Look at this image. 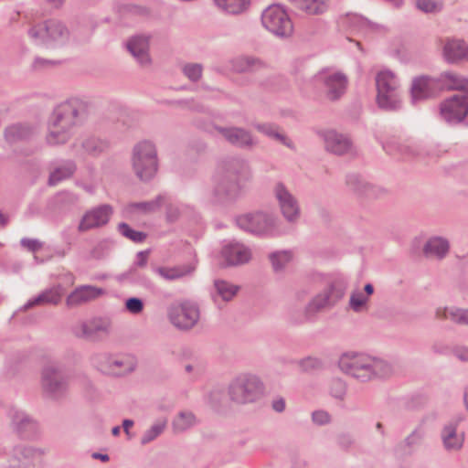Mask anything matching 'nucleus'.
<instances>
[{"label": "nucleus", "instance_id": "obj_9", "mask_svg": "<svg viewBox=\"0 0 468 468\" xmlns=\"http://www.w3.org/2000/svg\"><path fill=\"white\" fill-rule=\"evenodd\" d=\"M68 28L58 20L48 19L28 30V35L34 39H40L46 45L63 44L69 38Z\"/></svg>", "mask_w": 468, "mask_h": 468}, {"label": "nucleus", "instance_id": "obj_47", "mask_svg": "<svg viewBox=\"0 0 468 468\" xmlns=\"http://www.w3.org/2000/svg\"><path fill=\"white\" fill-rule=\"evenodd\" d=\"M16 424V431L23 439H30L35 435L37 424L27 416L22 417Z\"/></svg>", "mask_w": 468, "mask_h": 468}, {"label": "nucleus", "instance_id": "obj_10", "mask_svg": "<svg viewBox=\"0 0 468 468\" xmlns=\"http://www.w3.org/2000/svg\"><path fill=\"white\" fill-rule=\"evenodd\" d=\"M263 27L273 35L281 37H290L293 26L288 14L280 5L267 7L261 15Z\"/></svg>", "mask_w": 468, "mask_h": 468}, {"label": "nucleus", "instance_id": "obj_14", "mask_svg": "<svg viewBox=\"0 0 468 468\" xmlns=\"http://www.w3.org/2000/svg\"><path fill=\"white\" fill-rule=\"evenodd\" d=\"M440 85L438 78L425 75L414 78L410 87L412 103L435 97L441 91Z\"/></svg>", "mask_w": 468, "mask_h": 468}, {"label": "nucleus", "instance_id": "obj_56", "mask_svg": "<svg viewBox=\"0 0 468 468\" xmlns=\"http://www.w3.org/2000/svg\"><path fill=\"white\" fill-rule=\"evenodd\" d=\"M125 309L132 314H139L143 312L144 303L141 298L130 297L125 301Z\"/></svg>", "mask_w": 468, "mask_h": 468}, {"label": "nucleus", "instance_id": "obj_32", "mask_svg": "<svg viewBox=\"0 0 468 468\" xmlns=\"http://www.w3.org/2000/svg\"><path fill=\"white\" fill-rule=\"evenodd\" d=\"M77 170L75 162L67 160L60 166L56 167L48 176V185L56 186L59 182L70 178Z\"/></svg>", "mask_w": 468, "mask_h": 468}, {"label": "nucleus", "instance_id": "obj_20", "mask_svg": "<svg viewBox=\"0 0 468 468\" xmlns=\"http://www.w3.org/2000/svg\"><path fill=\"white\" fill-rule=\"evenodd\" d=\"M346 184L347 187L359 197L377 198L382 192L380 188L366 181L357 174L347 175Z\"/></svg>", "mask_w": 468, "mask_h": 468}, {"label": "nucleus", "instance_id": "obj_51", "mask_svg": "<svg viewBox=\"0 0 468 468\" xmlns=\"http://www.w3.org/2000/svg\"><path fill=\"white\" fill-rule=\"evenodd\" d=\"M166 426V420L160 421L158 423L154 424L150 429H148L141 438V443L145 445L154 439H156L165 430Z\"/></svg>", "mask_w": 468, "mask_h": 468}, {"label": "nucleus", "instance_id": "obj_5", "mask_svg": "<svg viewBox=\"0 0 468 468\" xmlns=\"http://www.w3.org/2000/svg\"><path fill=\"white\" fill-rule=\"evenodd\" d=\"M228 394L238 405L256 403L264 397L265 385L256 375L240 374L229 383Z\"/></svg>", "mask_w": 468, "mask_h": 468}, {"label": "nucleus", "instance_id": "obj_29", "mask_svg": "<svg viewBox=\"0 0 468 468\" xmlns=\"http://www.w3.org/2000/svg\"><path fill=\"white\" fill-rule=\"evenodd\" d=\"M377 94L399 91V81L390 70L379 71L376 76Z\"/></svg>", "mask_w": 468, "mask_h": 468}, {"label": "nucleus", "instance_id": "obj_17", "mask_svg": "<svg viewBox=\"0 0 468 468\" xmlns=\"http://www.w3.org/2000/svg\"><path fill=\"white\" fill-rule=\"evenodd\" d=\"M316 78L326 88V96L330 101H337L345 94L348 80L344 73L335 72L327 74L325 70H321L316 75Z\"/></svg>", "mask_w": 468, "mask_h": 468}, {"label": "nucleus", "instance_id": "obj_15", "mask_svg": "<svg viewBox=\"0 0 468 468\" xmlns=\"http://www.w3.org/2000/svg\"><path fill=\"white\" fill-rule=\"evenodd\" d=\"M112 214L113 208L109 204H102L93 207L83 215L78 226V229L80 232H85L92 229L105 226Z\"/></svg>", "mask_w": 468, "mask_h": 468}, {"label": "nucleus", "instance_id": "obj_3", "mask_svg": "<svg viewBox=\"0 0 468 468\" xmlns=\"http://www.w3.org/2000/svg\"><path fill=\"white\" fill-rule=\"evenodd\" d=\"M346 287L347 283L343 278L327 280L323 291L309 301L303 312L296 311L291 314L290 323L299 325L313 321L318 313L334 307L344 297Z\"/></svg>", "mask_w": 468, "mask_h": 468}, {"label": "nucleus", "instance_id": "obj_35", "mask_svg": "<svg viewBox=\"0 0 468 468\" xmlns=\"http://www.w3.org/2000/svg\"><path fill=\"white\" fill-rule=\"evenodd\" d=\"M436 317L438 319H451L458 324L468 325V309H438L436 311Z\"/></svg>", "mask_w": 468, "mask_h": 468}, {"label": "nucleus", "instance_id": "obj_52", "mask_svg": "<svg viewBox=\"0 0 468 468\" xmlns=\"http://www.w3.org/2000/svg\"><path fill=\"white\" fill-rule=\"evenodd\" d=\"M297 365L303 372H313L323 368L321 359L314 356H306L297 361Z\"/></svg>", "mask_w": 468, "mask_h": 468}, {"label": "nucleus", "instance_id": "obj_22", "mask_svg": "<svg viewBox=\"0 0 468 468\" xmlns=\"http://www.w3.org/2000/svg\"><path fill=\"white\" fill-rule=\"evenodd\" d=\"M126 47L140 65L147 66L151 63L148 37L133 36L128 40Z\"/></svg>", "mask_w": 468, "mask_h": 468}, {"label": "nucleus", "instance_id": "obj_54", "mask_svg": "<svg viewBox=\"0 0 468 468\" xmlns=\"http://www.w3.org/2000/svg\"><path fill=\"white\" fill-rule=\"evenodd\" d=\"M202 65L198 63H188L184 66V74L193 82L198 81L202 77Z\"/></svg>", "mask_w": 468, "mask_h": 468}, {"label": "nucleus", "instance_id": "obj_37", "mask_svg": "<svg viewBox=\"0 0 468 468\" xmlns=\"http://www.w3.org/2000/svg\"><path fill=\"white\" fill-rule=\"evenodd\" d=\"M297 8L310 15L323 14L326 10V5L323 0H289Z\"/></svg>", "mask_w": 468, "mask_h": 468}, {"label": "nucleus", "instance_id": "obj_46", "mask_svg": "<svg viewBox=\"0 0 468 468\" xmlns=\"http://www.w3.org/2000/svg\"><path fill=\"white\" fill-rule=\"evenodd\" d=\"M78 201V197L69 191H61L58 192L53 197V206L58 209H66L73 205H75Z\"/></svg>", "mask_w": 468, "mask_h": 468}, {"label": "nucleus", "instance_id": "obj_30", "mask_svg": "<svg viewBox=\"0 0 468 468\" xmlns=\"http://www.w3.org/2000/svg\"><path fill=\"white\" fill-rule=\"evenodd\" d=\"M450 250L449 241L442 237H432L427 240L423 247L426 256L433 255L438 259H443Z\"/></svg>", "mask_w": 468, "mask_h": 468}, {"label": "nucleus", "instance_id": "obj_33", "mask_svg": "<svg viewBox=\"0 0 468 468\" xmlns=\"http://www.w3.org/2000/svg\"><path fill=\"white\" fill-rule=\"evenodd\" d=\"M378 106L385 111L394 112L401 108V96L400 91L377 94Z\"/></svg>", "mask_w": 468, "mask_h": 468}, {"label": "nucleus", "instance_id": "obj_6", "mask_svg": "<svg viewBox=\"0 0 468 468\" xmlns=\"http://www.w3.org/2000/svg\"><path fill=\"white\" fill-rule=\"evenodd\" d=\"M133 170L143 182L151 181L158 171V157L155 145L150 141H142L133 149Z\"/></svg>", "mask_w": 468, "mask_h": 468}, {"label": "nucleus", "instance_id": "obj_34", "mask_svg": "<svg viewBox=\"0 0 468 468\" xmlns=\"http://www.w3.org/2000/svg\"><path fill=\"white\" fill-rule=\"evenodd\" d=\"M256 129L267 135L268 137L273 138L279 142H281L283 145L287 146L290 149H294V144L291 139H289L286 135L281 133L279 132V126L272 123H261L256 126Z\"/></svg>", "mask_w": 468, "mask_h": 468}, {"label": "nucleus", "instance_id": "obj_39", "mask_svg": "<svg viewBox=\"0 0 468 468\" xmlns=\"http://www.w3.org/2000/svg\"><path fill=\"white\" fill-rule=\"evenodd\" d=\"M150 250H141L136 254V260L130 269L122 274V277L130 282H139L135 279L136 268H144L147 265Z\"/></svg>", "mask_w": 468, "mask_h": 468}, {"label": "nucleus", "instance_id": "obj_18", "mask_svg": "<svg viewBox=\"0 0 468 468\" xmlns=\"http://www.w3.org/2000/svg\"><path fill=\"white\" fill-rule=\"evenodd\" d=\"M221 256L225 261L224 266H238L250 261L251 252L249 248L239 242H230L221 250Z\"/></svg>", "mask_w": 468, "mask_h": 468}, {"label": "nucleus", "instance_id": "obj_41", "mask_svg": "<svg viewBox=\"0 0 468 468\" xmlns=\"http://www.w3.org/2000/svg\"><path fill=\"white\" fill-rule=\"evenodd\" d=\"M214 287L217 294L225 302L230 301L237 294L239 289V286L233 285L224 280H216L214 282Z\"/></svg>", "mask_w": 468, "mask_h": 468}, {"label": "nucleus", "instance_id": "obj_7", "mask_svg": "<svg viewBox=\"0 0 468 468\" xmlns=\"http://www.w3.org/2000/svg\"><path fill=\"white\" fill-rule=\"evenodd\" d=\"M237 226L257 236H272L276 232V219L268 213L255 211L236 218Z\"/></svg>", "mask_w": 468, "mask_h": 468}, {"label": "nucleus", "instance_id": "obj_23", "mask_svg": "<svg viewBox=\"0 0 468 468\" xmlns=\"http://www.w3.org/2000/svg\"><path fill=\"white\" fill-rule=\"evenodd\" d=\"M324 140L325 149L336 155L347 154L352 147V142L349 138L334 130L325 132L324 133Z\"/></svg>", "mask_w": 468, "mask_h": 468}, {"label": "nucleus", "instance_id": "obj_21", "mask_svg": "<svg viewBox=\"0 0 468 468\" xmlns=\"http://www.w3.org/2000/svg\"><path fill=\"white\" fill-rule=\"evenodd\" d=\"M34 134V127L27 122L12 123L4 130V138L8 144L29 141Z\"/></svg>", "mask_w": 468, "mask_h": 468}, {"label": "nucleus", "instance_id": "obj_11", "mask_svg": "<svg viewBox=\"0 0 468 468\" xmlns=\"http://www.w3.org/2000/svg\"><path fill=\"white\" fill-rule=\"evenodd\" d=\"M441 117L450 124H457L468 116V94H454L440 105Z\"/></svg>", "mask_w": 468, "mask_h": 468}, {"label": "nucleus", "instance_id": "obj_28", "mask_svg": "<svg viewBox=\"0 0 468 468\" xmlns=\"http://www.w3.org/2000/svg\"><path fill=\"white\" fill-rule=\"evenodd\" d=\"M440 89L441 90H460L464 91L468 94V79L459 74L445 71L442 72L439 77Z\"/></svg>", "mask_w": 468, "mask_h": 468}, {"label": "nucleus", "instance_id": "obj_8", "mask_svg": "<svg viewBox=\"0 0 468 468\" xmlns=\"http://www.w3.org/2000/svg\"><path fill=\"white\" fill-rule=\"evenodd\" d=\"M170 323L180 330L193 328L199 320V308L197 303L185 301L173 303L167 309Z\"/></svg>", "mask_w": 468, "mask_h": 468}, {"label": "nucleus", "instance_id": "obj_40", "mask_svg": "<svg viewBox=\"0 0 468 468\" xmlns=\"http://www.w3.org/2000/svg\"><path fill=\"white\" fill-rule=\"evenodd\" d=\"M269 260L275 272L282 271L285 266L292 260L291 250H281L270 253Z\"/></svg>", "mask_w": 468, "mask_h": 468}, {"label": "nucleus", "instance_id": "obj_53", "mask_svg": "<svg viewBox=\"0 0 468 468\" xmlns=\"http://www.w3.org/2000/svg\"><path fill=\"white\" fill-rule=\"evenodd\" d=\"M330 394L332 397L343 400L346 395V384L340 378H333L330 382Z\"/></svg>", "mask_w": 468, "mask_h": 468}, {"label": "nucleus", "instance_id": "obj_12", "mask_svg": "<svg viewBox=\"0 0 468 468\" xmlns=\"http://www.w3.org/2000/svg\"><path fill=\"white\" fill-rule=\"evenodd\" d=\"M273 194L278 201L283 218L290 223L297 222L300 218L301 209L296 197L282 182H278L275 185Z\"/></svg>", "mask_w": 468, "mask_h": 468}, {"label": "nucleus", "instance_id": "obj_36", "mask_svg": "<svg viewBox=\"0 0 468 468\" xmlns=\"http://www.w3.org/2000/svg\"><path fill=\"white\" fill-rule=\"evenodd\" d=\"M216 5L228 14L239 15L246 11L250 0H214Z\"/></svg>", "mask_w": 468, "mask_h": 468}, {"label": "nucleus", "instance_id": "obj_25", "mask_svg": "<svg viewBox=\"0 0 468 468\" xmlns=\"http://www.w3.org/2000/svg\"><path fill=\"white\" fill-rule=\"evenodd\" d=\"M108 323L101 318L84 322L80 325L81 333H76L80 337L89 341H98L108 335Z\"/></svg>", "mask_w": 468, "mask_h": 468}, {"label": "nucleus", "instance_id": "obj_4", "mask_svg": "<svg viewBox=\"0 0 468 468\" xmlns=\"http://www.w3.org/2000/svg\"><path fill=\"white\" fill-rule=\"evenodd\" d=\"M338 366L344 373L361 382L386 378L392 372L388 363L365 354H344L339 358Z\"/></svg>", "mask_w": 468, "mask_h": 468}, {"label": "nucleus", "instance_id": "obj_13", "mask_svg": "<svg viewBox=\"0 0 468 468\" xmlns=\"http://www.w3.org/2000/svg\"><path fill=\"white\" fill-rule=\"evenodd\" d=\"M42 386L44 391L52 399L62 397L68 388L67 378L58 368L48 366L42 370Z\"/></svg>", "mask_w": 468, "mask_h": 468}, {"label": "nucleus", "instance_id": "obj_43", "mask_svg": "<svg viewBox=\"0 0 468 468\" xmlns=\"http://www.w3.org/2000/svg\"><path fill=\"white\" fill-rule=\"evenodd\" d=\"M196 424V416L190 411H181L173 421V428L176 432H182Z\"/></svg>", "mask_w": 468, "mask_h": 468}, {"label": "nucleus", "instance_id": "obj_16", "mask_svg": "<svg viewBox=\"0 0 468 468\" xmlns=\"http://www.w3.org/2000/svg\"><path fill=\"white\" fill-rule=\"evenodd\" d=\"M441 42V55L448 64H459L468 60V44L462 38L445 37Z\"/></svg>", "mask_w": 468, "mask_h": 468}, {"label": "nucleus", "instance_id": "obj_1", "mask_svg": "<svg viewBox=\"0 0 468 468\" xmlns=\"http://www.w3.org/2000/svg\"><path fill=\"white\" fill-rule=\"evenodd\" d=\"M89 105L86 101L70 98L58 104L48 118V144H63L71 136V130L80 125L88 117Z\"/></svg>", "mask_w": 468, "mask_h": 468}, {"label": "nucleus", "instance_id": "obj_50", "mask_svg": "<svg viewBox=\"0 0 468 468\" xmlns=\"http://www.w3.org/2000/svg\"><path fill=\"white\" fill-rule=\"evenodd\" d=\"M416 6L426 14H436L442 10L443 3L437 0H416Z\"/></svg>", "mask_w": 468, "mask_h": 468}, {"label": "nucleus", "instance_id": "obj_44", "mask_svg": "<svg viewBox=\"0 0 468 468\" xmlns=\"http://www.w3.org/2000/svg\"><path fill=\"white\" fill-rule=\"evenodd\" d=\"M264 63L254 57L245 56L238 58L233 64L237 72H248L252 70L255 67H263Z\"/></svg>", "mask_w": 468, "mask_h": 468}, {"label": "nucleus", "instance_id": "obj_49", "mask_svg": "<svg viewBox=\"0 0 468 468\" xmlns=\"http://www.w3.org/2000/svg\"><path fill=\"white\" fill-rule=\"evenodd\" d=\"M118 230L123 237L131 239L135 243H142L147 238V234L145 232L135 230L125 222H121L118 225Z\"/></svg>", "mask_w": 468, "mask_h": 468}, {"label": "nucleus", "instance_id": "obj_45", "mask_svg": "<svg viewBox=\"0 0 468 468\" xmlns=\"http://www.w3.org/2000/svg\"><path fill=\"white\" fill-rule=\"evenodd\" d=\"M165 199V196L159 194L154 199L131 204V207L139 209L144 213H153L159 210Z\"/></svg>", "mask_w": 468, "mask_h": 468}, {"label": "nucleus", "instance_id": "obj_64", "mask_svg": "<svg viewBox=\"0 0 468 468\" xmlns=\"http://www.w3.org/2000/svg\"><path fill=\"white\" fill-rule=\"evenodd\" d=\"M272 410L276 412H282L285 410V400L283 398L280 397L272 400L271 403Z\"/></svg>", "mask_w": 468, "mask_h": 468}, {"label": "nucleus", "instance_id": "obj_62", "mask_svg": "<svg viewBox=\"0 0 468 468\" xmlns=\"http://www.w3.org/2000/svg\"><path fill=\"white\" fill-rule=\"evenodd\" d=\"M453 355L463 362H468V347L457 346L452 351Z\"/></svg>", "mask_w": 468, "mask_h": 468}, {"label": "nucleus", "instance_id": "obj_24", "mask_svg": "<svg viewBox=\"0 0 468 468\" xmlns=\"http://www.w3.org/2000/svg\"><path fill=\"white\" fill-rule=\"evenodd\" d=\"M458 421L452 420L445 424L441 431L442 444L447 451H458L464 442V433H458Z\"/></svg>", "mask_w": 468, "mask_h": 468}, {"label": "nucleus", "instance_id": "obj_19", "mask_svg": "<svg viewBox=\"0 0 468 468\" xmlns=\"http://www.w3.org/2000/svg\"><path fill=\"white\" fill-rule=\"evenodd\" d=\"M216 130L236 147L250 149L255 144L251 133L244 128L216 126Z\"/></svg>", "mask_w": 468, "mask_h": 468}, {"label": "nucleus", "instance_id": "obj_59", "mask_svg": "<svg viewBox=\"0 0 468 468\" xmlns=\"http://www.w3.org/2000/svg\"><path fill=\"white\" fill-rule=\"evenodd\" d=\"M312 420L315 424L324 425L330 422L331 417L327 411L315 410L312 413Z\"/></svg>", "mask_w": 468, "mask_h": 468}, {"label": "nucleus", "instance_id": "obj_31", "mask_svg": "<svg viewBox=\"0 0 468 468\" xmlns=\"http://www.w3.org/2000/svg\"><path fill=\"white\" fill-rule=\"evenodd\" d=\"M195 271L192 265H180L175 267H154V271L166 281H175L190 275Z\"/></svg>", "mask_w": 468, "mask_h": 468}, {"label": "nucleus", "instance_id": "obj_2", "mask_svg": "<svg viewBox=\"0 0 468 468\" xmlns=\"http://www.w3.org/2000/svg\"><path fill=\"white\" fill-rule=\"evenodd\" d=\"M251 178L248 163L239 158L221 162L214 177L213 196L221 204L235 202L240 196L243 183Z\"/></svg>", "mask_w": 468, "mask_h": 468}, {"label": "nucleus", "instance_id": "obj_42", "mask_svg": "<svg viewBox=\"0 0 468 468\" xmlns=\"http://www.w3.org/2000/svg\"><path fill=\"white\" fill-rule=\"evenodd\" d=\"M96 367L103 374L120 377V372L112 368L113 356L107 354L98 355L93 358Z\"/></svg>", "mask_w": 468, "mask_h": 468}, {"label": "nucleus", "instance_id": "obj_26", "mask_svg": "<svg viewBox=\"0 0 468 468\" xmlns=\"http://www.w3.org/2000/svg\"><path fill=\"white\" fill-rule=\"evenodd\" d=\"M103 290L91 285H83L76 288L66 299L68 307L72 308L89 301L98 298Z\"/></svg>", "mask_w": 468, "mask_h": 468}, {"label": "nucleus", "instance_id": "obj_48", "mask_svg": "<svg viewBox=\"0 0 468 468\" xmlns=\"http://www.w3.org/2000/svg\"><path fill=\"white\" fill-rule=\"evenodd\" d=\"M383 149L390 155L410 156L414 151L410 146L402 144L397 141H388L383 144Z\"/></svg>", "mask_w": 468, "mask_h": 468}, {"label": "nucleus", "instance_id": "obj_55", "mask_svg": "<svg viewBox=\"0 0 468 468\" xmlns=\"http://www.w3.org/2000/svg\"><path fill=\"white\" fill-rule=\"evenodd\" d=\"M367 301V296H365L361 292H354L350 296L349 304L354 312L358 313L362 311Z\"/></svg>", "mask_w": 468, "mask_h": 468}, {"label": "nucleus", "instance_id": "obj_38", "mask_svg": "<svg viewBox=\"0 0 468 468\" xmlns=\"http://www.w3.org/2000/svg\"><path fill=\"white\" fill-rule=\"evenodd\" d=\"M81 146L88 154L98 156L109 148V144L100 138L90 137L82 142Z\"/></svg>", "mask_w": 468, "mask_h": 468}, {"label": "nucleus", "instance_id": "obj_60", "mask_svg": "<svg viewBox=\"0 0 468 468\" xmlns=\"http://www.w3.org/2000/svg\"><path fill=\"white\" fill-rule=\"evenodd\" d=\"M59 64L58 61L45 59L42 58H36L33 63V67L36 69H40L48 66H53Z\"/></svg>", "mask_w": 468, "mask_h": 468}, {"label": "nucleus", "instance_id": "obj_57", "mask_svg": "<svg viewBox=\"0 0 468 468\" xmlns=\"http://www.w3.org/2000/svg\"><path fill=\"white\" fill-rule=\"evenodd\" d=\"M424 431L420 428L415 429L406 439L405 443L409 447L419 444L424 437Z\"/></svg>", "mask_w": 468, "mask_h": 468}, {"label": "nucleus", "instance_id": "obj_63", "mask_svg": "<svg viewBox=\"0 0 468 468\" xmlns=\"http://www.w3.org/2000/svg\"><path fill=\"white\" fill-rule=\"evenodd\" d=\"M20 453L26 458L34 457L36 454L42 455L43 452L39 449H35L32 447H23L20 450Z\"/></svg>", "mask_w": 468, "mask_h": 468}, {"label": "nucleus", "instance_id": "obj_61", "mask_svg": "<svg viewBox=\"0 0 468 468\" xmlns=\"http://www.w3.org/2000/svg\"><path fill=\"white\" fill-rule=\"evenodd\" d=\"M112 368L115 371L120 372V377L132 370V368L126 366L122 360L116 359L115 357H113Z\"/></svg>", "mask_w": 468, "mask_h": 468}, {"label": "nucleus", "instance_id": "obj_27", "mask_svg": "<svg viewBox=\"0 0 468 468\" xmlns=\"http://www.w3.org/2000/svg\"><path fill=\"white\" fill-rule=\"evenodd\" d=\"M63 296V288L58 285L51 289L46 290L39 293L37 296L30 299L24 306L26 310L30 309L37 305L53 304L57 305L61 302Z\"/></svg>", "mask_w": 468, "mask_h": 468}, {"label": "nucleus", "instance_id": "obj_58", "mask_svg": "<svg viewBox=\"0 0 468 468\" xmlns=\"http://www.w3.org/2000/svg\"><path fill=\"white\" fill-rule=\"evenodd\" d=\"M22 247L27 249L31 252H37L42 249L43 243L38 239L23 238L20 241Z\"/></svg>", "mask_w": 468, "mask_h": 468}]
</instances>
